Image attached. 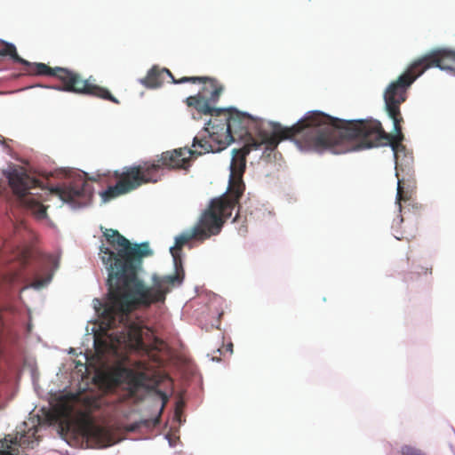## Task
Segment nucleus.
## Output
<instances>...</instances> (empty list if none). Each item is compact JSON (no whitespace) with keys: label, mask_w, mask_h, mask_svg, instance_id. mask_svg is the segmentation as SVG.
<instances>
[{"label":"nucleus","mask_w":455,"mask_h":455,"mask_svg":"<svg viewBox=\"0 0 455 455\" xmlns=\"http://www.w3.org/2000/svg\"><path fill=\"white\" fill-rule=\"evenodd\" d=\"M428 270H429V274H431V270H432V267H430L429 268L428 267H425L424 268V271L422 272L423 274L427 275L428 273Z\"/></svg>","instance_id":"20"},{"label":"nucleus","mask_w":455,"mask_h":455,"mask_svg":"<svg viewBox=\"0 0 455 455\" xmlns=\"http://www.w3.org/2000/svg\"><path fill=\"white\" fill-rule=\"evenodd\" d=\"M437 67L455 75V51L437 49L414 60L408 68L385 91V107L393 120L394 134L384 131L379 121L374 119L347 121L316 111L318 137L324 144L321 151L331 149L338 154L347 151L345 147L354 140L358 143L355 149H364L389 145L393 150L396 166L406 148L402 143L403 118L400 105L407 99V90L427 69Z\"/></svg>","instance_id":"2"},{"label":"nucleus","mask_w":455,"mask_h":455,"mask_svg":"<svg viewBox=\"0 0 455 455\" xmlns=\"http://www.w3.org/2000/svg\"><path fill=\"white\" fill-rule=\"evenodd\" d=\"M238 215H239V212L236 213L235 217L234 218L233 221H236L237 218H238Z\"/></svg>","instance_id":"22"},{"label":"nucleus","mask_w":455,"mask_h":455,"mask_svg":"<svg viewBox=\"0 0 455 455\" xmlns=\"http://www.w3.org/2000/svg\"><path fill=\"white\" fill-rule=\"evenodd\" d=\"M37 188H40V190H43V188H40V184H39V181L37 180V185H36V188L35 189H37ZM34 188H32L31 190H33Z\"/></svg>","instance_id":"21"},{"label":"nucleus","mask_w":455,"mask_h":455,"mask_svg":"<svg viewBox=\"0 0 455 455\" xmlns=\"http://www.w3.org/2000/svg\"><path fill=\"white\" fill-rule=\"evenodd\" d=\"M82 432L92 447L105 448L115 443L110 431L107 427L96 425L92 420L84 422Z\"/></svg>","instance_id":"11"},{"label":"nucleus","mask_w":455,"mask_h":455,"mask_svg":"<svg viewBox=\"0 0 455 455\" xmlns=\"http://www.w3.org/2000/svg\"><path fill=\"white\" fill-rule=\"evenodd\" d=\"M49 193L58 196L63 202L80 204V201L85 198L91 193V190L86 180L78 179L68 186L52 188L49 190Z\"/></svg>","instance_id":"10"},{"label":"nucleus","mask_w":455,"mask_h":455,"mask_svg":"<svg viewBox=\"0 0 455 455\" xmlns=\"http://www.w3.org/2000/svg\"><path fill=\"white\" fill-rule=\"evenodd\" d=\"M400 452L402 455H427L423 450L410 444L403 445Z\"/></svg>","instance_id":"16"},{"label":"nucleus","mask_w":455,"mask_h":455,"mask_svg":"<svg viewBox=\"0 0 455 455\" xmlns=\"http://www.w3.org/2000/svg\"><path fill=\"white\" fill-rule=\"evenodd\" d=\"M212 89L206 92H200L195 96H189L186 99L188 107L195 108L199 113L210 115L212 116H224V121L220 124H212L209 121L204 132L208 134L200 137H195L193 148L199 146L203 152H215L226 148L232 141L236 139H244L248 142L251 138L259 139L261 132L272 133L274 124L269 123L266 127L262 120L251 117L248 114L241 113L234 108H217L212 105L217 101H210Z\"/></svg>","instance_id":"3"},{"label":"nucleus","mask_w":455,"mask_h":455,"mask_svg":"<svg viewBox=\"0 0 455 455\" xmlns=\"http://www.w3.org/2000/svg\"><path fill=\"white\" fill-rule=\"evenodd\" d=\"M129 374L131 376V382L135 387H149V381L152 382L153 386H157L159 383V379H156L155 377L154 379H150L149 375L144 371L132 372L130 371Z\"/></svg>","instance_id":"13"},{"label":"nucleus","mask_w":455,"mask_h":455,"mask_svg":"<svg viewBox=\"0 0 455 455\" xmlns=\"http://www.w3.org/2000/svg\"><path fill=\"white\" fill-rule=\"evenodd\" d=\"M166 76L172 79L173 84H183V83H201L204 84L202 91L204 92L212 89L210 101H218L224 87L216 79L208 76H183L177 80L167 68H159L155 66L148 72L146 77L140 80V83L147 88H157L161 86Z\"/></svg>","instance_id":"9"},{"label":"nucleus","mask_w":455,"mask_h":455,"mask_svg":"<svg viewBox=\"0 0 455 455\" xmlns=\"http://www.w3.org/2000/svg\"><path fill=\"white\" fill-rule=\"evenodd\" d=\"M43 285H44V282H43V281H37V282H36V283L33 284V286H34V287H36V288H39V287H41V286H43Z\"/></svg>","instance_id":"18"},{"label":"nucleus","mask_w":455,"mask_h":455,"mask_svg":"<svg viewBox=\"0 0 455 455\" xmlns=\"http://www.w3.org/2000/svg\"><path fill=\"white\" fill-rule=\"evenodd\" d=\"M238 203L227 196L212 199L193 228V235L196 240L204 241L219 235Z\"/></svg>","instance_id":"7"},{"label":"nucleus","mask_w":455,"mask_h":455,"mask_svg":"<svg viewBox=\"0 0 455 455\" xmlns=\"http://www.w3.org/2000/svg\"><path fill=\"white\" fill-rule=\"evenodd\" d=\"M5 176L19 203L36 219H45L47 208L42 204V197H35L37 194L31 192L32 188H36L37 180L30 177L23 168H12Z\"/></svg>","instance_id":"8"},{"label":"nucleus","mask_w":455,"mask_h":455,"mask_svg":"<svg viewBox=\"0 0 455 455\" xmlns=\"http://www.w3.org/2000/svg\"><path fill=\"white\" fill-rule=\"evenodd\" d=\"M125 331L126 339L131 347L140 351L148 349V346L143 340V326L133 323L126 326Z\"/></svg>","instance_id":"12"},{"label":"nucleus","mask_w":455,"mask_h":455,"mask_svg":"<svg viewBox=\"0 0 455 455\" xmlns=\"http://www.w3.org/2000/svg\"><path fill=\"white\" fill-rule=\"evenodd\" d=\"M409 206H411L413 209L420 210L422 208L421 205H418V204H410Z\"/></svg>","instance_id":"19"},{"label":"nucleus","mask_w":455,"mask_h":455,"mask_svg":"<svg viewBox=\"0 0 455 455\" xmlns=\"http://www.w3.org/2000/svg\"><path fill=\"white\" fill-rule=\"evenodd\" d=\"M190 149L180 148L173 150L163 152L156 160L142 162L138 165L125 167L122 173L115 172L119 179L115 186L108 187L102 193L105 201L113 199L118 196L129 193L142 184L156 183L161 180L163 170L188 169L191 156L202 155V148L197 146Z\"/></svg>","instance_id":"5"},{"label":"nucleus","mask_w":455,"mask_h":455,"mask_svg":"<svg viewBox=\"0 0 455 455\" xmlns=\"http://www.w3.org/2000/svg\"><path fill=\"white\" fill-rule=\"evenodd\" d=\"M411 199V192L405 191L403 186V181L398 180L397 193H396V203L399 206V211H402V203H407Z\"/></svg>","instance_id":"15"},{"label":"nucleus","mask_w":455,"mask_h":455,"mask_svg":"<svg viewBox=\"0 0 455 455\" xmlns=\"http://www.w3.org/2000/svg\"><path fill=\"white\" fill-rule=\"evenodd\" d=\"M103 235L108 246L100 247V257L108 271V299L102 304L101 316L108 329H113L130 313L140 308H148L153 304L164 303L169 286L176 282L180 283L182 275L178 270L180 264V251L190 240L195 239L193 229L190 233L176 237L175 245L171 248L177 268L175 275H152V286H148L139 277L142 269L143 259L153 254L148 243H132L117 230L105 228Z\"/></svg>","instance_id":"1"},{"label":"nucleus","mask_w":455,"mask_h":455,"mask_svg":"<svg viewBox=\"0 0 455 455\" xmlns=\"http://www.w3.org/2000/svg\"><path fill=\"white\" fill-rule=\"evenodd\" d=\"M157 393L161 396V399H162V407H161V411H162L168 401V397H167L166 394L162 391H157Z\"/></svg>","instance_id":"17"},{"label":"nucleus","mask_w":455,"mask_h":455,"mask_svg":"<svg viewBox=\"0 0 455 455\" xmlns=\"http://www.w3.org/2000/svg\"><path fill=\"white\" fill-rule=\"evenodd\" d=\"M17 443V437H5L0 442V455H20L18 449L12 448V445Z\"/></svg>","instance_id":"14"},{"label":"nucleus","mask_w":455,"mask_h":455,"mask_svg":"<svg viewBox=\"0 0 455 455\" xmlns=\"http://www.w3.org/2000/svg\"><path fill=\"white\" fill-rule=\"evenodd\" d=\"M273 127L272 133L261 132L259 139L250 137L242 148L233 150L227 196L239 202L244 191L243 175L246 166V156L251 151L258 150L264 145L266 151L272 152L283 140H293L301 149L317 152H321V148L324 145L318 137L316 111L308 112L291 127H283L280 124H275Z\"/></svg>","instance_id":"4"},{"label":"nucleus","mask_w":455,"mask_h":455,"mask_svg":"<svg viewBox=\"0 0 455 455\" xmlns=\"http://www.w3.org/2000/svg\"><path fill=\"white\" fill-rule=\"evenodd\" d=\"M0 56H9L15 62L23 65V71L29 76L56 77L61 83V85L54 87L59 91L93 96L119 104V100L107 88L91 83L90 79H83L80 74L70 69L51 68L42 62H29L19 56L14 44L3 40H0Z\"/></svg>","instance_id":"6"}]
</instances>
